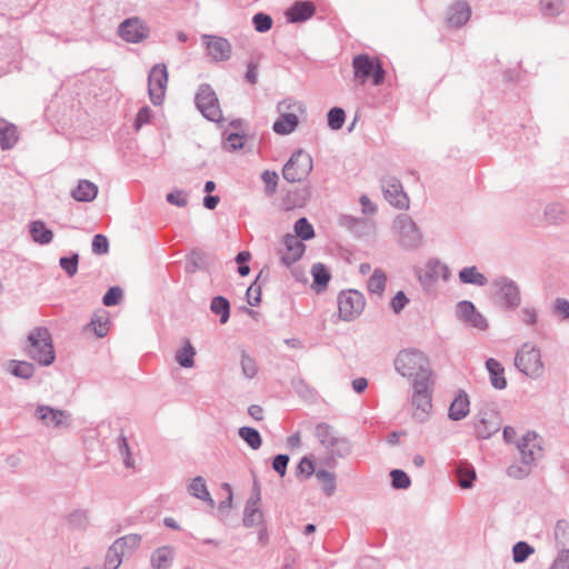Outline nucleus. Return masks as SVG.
I'll use <instances>...</instances> for the list:
<instances>
[{
  "label": "nucleus",
  "instance_id": "nucleus-1",
  "mask_svg": "<svg viewBox=\"0 0 569 569\" xmlns=\"http://www.w3.org/2000/svg\"><path fill=\"white\" fill-rule=\"evenodd\" d=\"M395 367L402 377L412 379L413 388L426 390L429 386L435 385L430 360L419 350L408 349L399 352L395 360Z\"/></svg>",
  "mask_w": 569,
  "mask_h": 569
},
{
  "label": "nucleus",
  "instance_id": "nucleus-2",
  "mask_svg": "<svg viewBox=\"0 0 569 569\" xmlns=\"http://www.w3.org/2000/svg\"><path fill=\"white\" fill-rule=\"evenodd\" d=\"M279 118L274 121L272 129L278 134L293 132L301 118L306 114V106L301 101L286 99L278 104Z\"/></svg>",
  "mask_w": 569,
  "mask_h": 569
},
{
  "label": "nucleus",
  "instance_id": "nucleus-3",
  "mask_svg": "<svg viewBox=\"0 0 569 569\" xmlns=\"http://www.w3.org/2000/svg\"><path fill=\"white\" fill-rule=\"evenodd\" d=\"M28 355L39 363L48 366L54 360L51 336L46 328H36L28 337Z\"/></svg>",
  "mask_w": 569,
  "mask_h": 569
},
{
  "label": "nucleus",
  "instance_id": "nucleus-4",
  "mask_svg": "<svg viewBox=\"0 0 569 569\" xmlns=\"http://www.w3.org/2000/svg\"><path fill=\"white\" fill-rule=\"evenodd\" d=\"M515 366L530 378H539L543 373V362L539 348L532 343H523L515 357Z\"/></svg>",
  "mask_w": 569,
  "mask_h": 569
},
{
  "label": "nucleus",
  "instance_id": "nucleus-5",
  "mask_svg": "<svg viewBox=\"0 0 569 569\" xmlns=\"http://www.w3.org/2000/svg\"><path fill=\"white\" fill-rule=\"evenodd\" d=\"M352 67L355 70V80L363 84L369 78L372 79L375 86H379L385 80V71L376 58L367 54H359L353 58Z\"/></svg>",
  "mask_w": 569,
  "mask_h": 569
},
{
  "label": "nucleus",
  "instance_id": "nucleus-6",
  "mask_svg": "<svg viewBox=\"0 0 569 569\" xmlns=\"http://www.w3.org/2000/svg\"><path fill=\"white\" fill-rule=\"evenodd\" d=\"M312 170L311 157L299 150L291 156L289 161L284 164L282 174L289 182H298L303 180Z\"/></svg>",
  "mask_w": 569,
  "mask_h": 569
},
{
  "label": "nucleus",
  "instance_id": "nucleus-7",
  "mask_svg": "<svg viewBox=\"0 0 569 569\" xmlns=\"http://www.w3.org/2000/svg\"><path fill=\"white\" fill-rule=\"evenodd\" d=\"M365 306V297L357 290L343 291L338 297L339 316L345 321H350L359 317Z\"/></svg>",
  "mask_w": 569,
  "mask_h": 569
},
{
  "label": "nucleus",
  "instance_id": "nucleus-8",
  "mask_svg": "<svg viewBox=\"0 0 569 569\" xmlns=\"http://www.w3.org/2000/svg\"><path fill=\"white\" fill-rule=\"evenodd\" d=\"M199 111L211 121H219L221 109L216 92L209 86H201L196 96Z\"/></svg>",
  "mask_w": 569,
  "mask_h": 569
},
{
  "label": "nucleus",
  "instance_id": "nucleus-9",
  "mask_svg": "<svg viewBox=\"0 0 569 569\" xmlns=\"http://www.w3.org/2000/svg\"><path fill=\"white\" fill-rule=\"evenodd\" d=\"M168 83V70L164 64H156L149 73V97L153 104H161Z\"/></svg>",
  "mask_w": 569,
  "mask_h": 569
},
{
  "label": "nucleus",
  "instance_id": "nucleus-10",
  "mask_svg": "<svg viewBox=\"0 0 569 569\" xmlns=\"http://www.w3.org/2000/svg\"><path fill=\"white\" fill-rule=\"evenodd\" d=\"M208 54L216 61H224L231 56L230 42L218 36L204 34L202 37Z\"/></svg>",
  "mask_w": 569,
  "mask_h": 569
},
{
  "label": "nucleus",
  "instance_id": "nucleus-11",
  "mask_svg": "<svg viewBox=\"0 0 569 569\" xmlns=\"http://www.w3.org/2000/svg\"><path fill=\"white\" fill-rule=\"evenodd\" d=\"M518 449L522 460L530 462L541 453V439L536 432L528 431L519 441Z\"/></svg>",
  "mask_w": 569,
  "mask_h": 569
},
{
  "label": "nucleus",
  "instance_id": "nucleus-12",
  "mask_svg": "<svg viewBox=\"0 0 569 569\" xmlns=\"http://www.w3.org/2000/svg\"><path fill=\"white\" fill-rule=\"evenodd\" d=\"M450 277L449 268L440 261H429L422 269L419 278L426 284L430 286L438 280L447 281Z\"/></svg>",
  "mask_w": 569,
  "mask_h": 569
},
{
  "label": "nucleus",
  "instance_id": "nucleus-13",
  "mask_svg": "<svg viewBox=\"0 0 569 569\" xmlns=\"http://www.w3.org/2000/svg\"><path fill=\"white\" fill-rule=\"evenodd\" d=\"M382 188L386 199L393 206L403 208L408 204V198L402 190L400 181L396 178H385Z\"/></svg>",
  "mask_w": 569,
  "mask_h": 569
},
{
  "label": "nucleus",
  "instance_id": "nucleus-14",
  "mask_svg": "<svg viewBox=\"0 0 569 569\" xmlns=\"http://www.w3.org/2000/svg\"><path fill=\"white\" fill-rule=\"evenodd\" d=\"M119 33L121 38L128 42H139L148 34V29L137 19H127L120 24Z\"/></svg>",
  "mask_w": 569,
  "mask_h": 569
},
{
  "label": "nucleus",
  "instance_id": "nucleus-15",
  "mask_svg": "<svg viewBox=\"0 0 569 569\" xmlns=\"http://www.w3.org/2000/svg\"><path fill=\"white\" fill-rule=\"evenodd\" d=\"M305 244L293 234L283 238V250L281 251L282 262L287 266L296 262L305 252Z\"/></svg>",
  "mask_w": 569,
  "mask_h": 569
},
{
  "label": "nucleus",
  "instance_id": "nucleus-16",
  "mask_svg": "<svg viewBox=\"0 0 569 569\" xmlns=\"http://www.w3.org/2000/svg\"><path fill=\"white\" fill-rule=\"evenodd\" d=\"M458 312L461 319L473 328L479 330H486L488 328L486 318L476 310L475 306L470 301H461L458 305Z\"/></svg>",
  "mask_w": 569,
  "mask_h": 569
},
{
  "label": "nucleus",
  "instance_id": "nucleus-17",
  "mask_svg": "<svg viewBox=\"0 0 569 569\" xmlns=\"http://www.w3.org/2000/svg\"><path fill=\"white\" fill-rule=\"evenodd\" d=\"M471 17V9L465 1L453 3L448 13V24L452 28H459L467 23Z\"/></svg>",
  "mask_w": 569,
  "mask_h": 569
},
{
  "label": "nucleus",
  "instance_id": "nucleus-18",
  "mask_svg": "<svg viewBox=\"0 0 569 569\" xmlns=\"http://www.w3.org/2000/svg\"><path fill=\"white\" fill-rule=\"evenodd\" d=\"M315 13V6L310 1H298L286 11L290 22H302L310 19Z\"/></svg>",
  "mask_w": 569,
  "mask_h": 569
},
{
  "label": "nucleus",
  "instance_id": "nucleus-19",
  "mask_svg": "<svg viewBox=\"0 0 569 569\" xmlns=\"http://www.w3.org/2000/svg\"><path fill=\"white\" fill-rule=\"evenodd\" d=\"M38 418L49 427H59L63 425L68 416L62 410H56L47 406H40L37 409Z\"/></svg>",
  "mask_w": 569,
  "mask_h": 569
},
{
  "label": "nucleus",
  "instance_id": "nucleus-20",
  "mask_svg": "<svg viewBox=\"0 0 569 569\" xmlns=\"http://www.w3.org/2000/svg\"><path fill=\"white\" fill-rule=\"evenodd\" d=\"M401 234V241L406 247L416 246L419 242V232L416 224L407 217H402L398 221Z\"/></svg>",
  "mask_w": 569,
  "mask_h": 569
},
{
  "label": "nucleus",
  "instance_id": "nucleus-21",
  "mask_svg": "<svg viewBox=\"0 0 569 569\" xmlns=\"http://www.w3.org/2000/svg\"><path fill=\"white\" fill-rule=\"evenodd\" d=\"M486 367L490 373L491 385L497 389H503L507 386L505 378V368L502 365L493 358H489L486 362Z\"/></svg>",
  "mask_w": 569,
  "mask_h": 569
},
{
  "label": "nucleus",
  "instance_id": "nucleus-22",
  "mask_svg": "<svg viewBox=\"0 0 569 569\" xmlns=\"http://www.w3.org/2000/svg\"><path fill=\"white\" fill-rule=\"evenodd\" d=\"M188 491L191 496L208 502V505L211 508L214 507V500L211 498L203 478H201V477L193 478L188 486Z\"/></svg>",
  "mask_w": 569,
  "mask_h": 569
},
{
  "label": "nucleus",
  "instance_id": "nucleus-23",
  "mask_svg": "<svg viewBox=\"0 0 569 569\" xmlns=\"http://www.w3.org/2000/svg\"><path fill=\"white\" fill-rule=\"evenodd\" d=\"M18 141L17 129L12 123L0 119V143L2 149H10Z\"/></svg>",
  "mask_w": 569,
  "mask_h": 569
},
{
  "label": "nucleus",
  "instance_id": "nucleus-24",
  "mask_svg": "<svg viewBox=\"0 0 569 569\" xmlns=\"http://www.w3.org/2000/svg\"><path fill=\"white\" fill-rule=\"evenodd\" d=\"M469 399L466 393L458 395L449 408V417L452 420H460L469 413Z\"/></svg>",
  "mask_w": 569,
  "mask_h": 569
},
{
  "label": "nucleus",
  "instance_id": "nucleus-25",
  "mask_svg": "<svg viewBox=\"0 0 569 569\" xmlns=\"http://www.w3.org/2000/svg\"><path fill=\"white\" fill-rule=\"evenodd\" d=\"M97 193L98 187L93 182L81 180L78 187L72 191V197L77 201H91L97 197Z\"/></svg>",
  "mask_w": 569,
  "mask_h": 569
},
{
  "label": "nucleus",
  "instance_id": "nucleus-26",
  "mask_svg": "<svg viewBox=\"0 0 569 569\" xmlns=\"http://www.w3.org/2000/svg\"><path fill=\"white\" fill-rule=\"evenodd\" d=\"M456 476H457L459 486L463 489H468L472 486V481L476 478V471L471 465H469L468 462L461 461L457 466Z\"/></svg>",
  "mask_w": 569,
  "mask_h": 569
},
{
  "label": "nucleus",
  "instance_id": "nucleus-27",
  "mask_svg": "<svg viewBox=\"0 0 569 569\" xmlns=\"http://www.w3.org/2000/svg\"><path fill=\"white\" fill-rule=\"evenodd\" d=\"M173 560V550L169 547H161L152 555L153 569H168Z\"/></svg>",
  "mask_w": 569,
  "mask_h": 569
},
{
  "label": "nucleus",
  "instance_id": "nucleus-28",
  "mask_svg": "<svg viewBox=\"0 0 569 569\" xmlns=\"http://www.w3.org/2000/svg\"><path fill=\"white\" fill-rule=\"evenodd\" d=\"M433 386H429L426 388V390H420L419 388L415 389V396H413V406L417 407V409H421L423 413L429 412L431 409V392H432Z\"/></svg>",
  "mask_w": 569,
  "mask_h": 569
},
{
  "label": "nucleus",
  "instance_id": "nucleus-29",
  "mask_svg": "<svg viewBox=\"0 0 569 569\" xmlns=\"http://www.w3.org/2000/svg\"><path fill=\"white\" fill-rule=\"evenodd\" d=\"M30 233L32 239L41 244L49 243L53 237L52 231L47 229L42 221H33L30 226Z\"/></svg>",
  "mask_w": 569,
  "mask_h": 569
},
{
  "label": "nucleus",
  "instance_id": "nucleus-30",
  "mask_svg": "<svg viewBox=\"0 0 569 569\" xmlns=\"http://www.w3.org/2000/svg\"><path fill=\"white\" fill-rule=\"evenodd\" d=\"M311 274L313 277L312 286L318 291L327 287L330 280V273L322 263H316L311 269Z\"/></svg>",
  "mask_w": 569,
  "mask_h": 569
},
{
  "label": "nucleus",
  "instance_id": "nucleus-31",
  "mask_svg": "<svg viewBox=\"0 0 569 569\" xmlns=\"http://www.w3.org/2000/svg\"><path fill=\"white\" fill-rule=\"evenodd\" d=\"M459 279L462 283H471L477 286H483L487 282L486 277L478 272L476 267L463 268L459 272Z\"/></svg>",
  "mask_w": 569,
  "mask_h": 569
},
{
  "label": "nucleus",
  "instance_id": "nucleus-32",
  "mask_svg": "<svg viewBox=\"0 0 569 569\" xmlns=\"http://www.w3.org/2000/svg\"><path fill=\"white\" fill-rule=\"evenodd\" d=\"M387 282V276L383 271L377 269L372 273V276L369 278L367 282V288L371 293H376L378 296H381L385 291Z\"/></svg>",
  "mask_w": 569,
  "mask_h": 569
},
{
  "label": "nucleus",
  "instance_id": "nucleus-33",
  "mask_svg": "<svg viewBox=\"0 0 569 569\" xmlns=\"http://www.w3.org/2000/svg\"><path fill=\"white\" fill-rule=\"evenodd\" d=\"M194 355H196L194 348L191 346V343L189 341H187L184 343V346L177 351L176 360L181 367L190 368L194 363V361H193Z\"/></svg>",
  "mask_w": 569,
  "mask_h": 569
},
{
  "label": "nucleus",
  "instance_id": "nucleus-34",
  "mask_svg": "<svg viewBox=\"0 0 569 569\" xmlns=\"http://www.w3.org/2000/svg\"><path fill=\"white\" fill-rule=\"evenodd\" d=\"M90 326L99 338L107 336L109 331V317L107 312L96 313Z\"/></svg>",
  "mask_w": 569,
  "mask_h": 569
},
{
  "label": "nucleus",
  "instance_id": "nucleus-35",
  "mask_svg": "<svg viewBox=\"0 0 569 569\" xmlns=\"http://www.w3.org/2000/svg\"><path fill=\"white\" fill-rule=\"evenodd\" d=\"M212 312L220 315L221 323H226L229 319L230 306L226 298L223 297H214L211 301L210 306Z\"/></svg>",
  "mask_w": 569,
  "mask_h": 569
},
{
  "label": "nucleus",
  "instance_id": "nucleus-36",
  "mask_svg": "<svg viewBox=\"0 0 569 569\" xmlns=\"http://www.w3.org/2000/svg\"><path fill=\"white\" fill-rule=\"evenodd\" d=\"M239 436L252 449L257 450L261 447V443H262L261 437H260V433L256 429L249 428V427H242L239 429Z\"/></svg>",
  "mask_w": 569,
  "mask_h": 569
},
{
  "label": "nucleus",
  "instance_id": "nucleus-37",
  "mask_svg": "<svg viewBox=\"0 0 569 569\" xmlns=\"http://www.w3.org/2000/svg\"><path fill=\"white\" fill-rule=\"evenodd\" d=\"M139 543L140 537L138 535H128L114 541L113 545L114 550L121 551V553L124 555L127 550H133L139 546Z\"/></svg>",
  "mask_w": 569,
  "mask_h": 569
},
{
  "label": "nucleus",
  "instance_id": "nucleus-38",
  "mask_svg": "<svg viewBox=\"0 0 569 569\" xmlns=\"http://www.w3.org/2000/svg\"><path fill=\"white\" fill-rule=\"evenodd\" d=\"M317 436L321 443L328 448L333 447L338 442L332 428L328 425H319L317 427Z\"/></svg>",
  "mask_w": 569,
  "mask_h": 569
},
{
  "label": "nucleus",
  "instance_id": "nucleus-39",
  "mask_svg": "<svg viewBox=\"0 0 569 569\" xmlns=\"http://www.w3.org/2000/svg\"><path fill=\"white\" fill-rule=\"evenodd\" d=\"M555 538L561 547H569V522L559 520L555 528Z\"/></svg>",
  "mask_w": 569,
  "mask_h": 569
},
{
  "label": "nucleus",
  "instance_id": "nucleus-40",
  "mask_svg": "<svg viewBox=\"0 0 569 569\" xmlns=\"http://www.w3.org/2000/svg\"><path fill=\"white\" fill-rule=\"evenodd\" d=\"M296 237L302 240H309L315 236L313 227L306 218H300L295 223Z\"/></svg>",
  "mask_w": 569,
  "mask_h": 569
},
{
  "label": "nucleus",
  "instance_id": "nucleus-41",
  "mask_svg": "<svg viewBox=\"0 0 569 569\" xmlns=\"http://www.w3.org/2000/svg\"><path fill=\"white\" fill-rule=\"evenodd\" d=\"M10 372L16 377L29 378L33 373V366L24 361H13L10 366Z\"/></svg>",
  "mask_w": 569,
  "mask_h": 569
},
{
  "label": "nucleus",
  "instance_id": "nucleus-42",
  "mask_svg": "<svg viewBox=\"0 0 569 569\" xmlns=\"http://www.w3.org/2000/svg\"><path fill=\"white\" fill-rule=\"evenodd\" d=\"M345 119L346 114L341 108H332L328 113V124L333 130L340 129Z\"/></svg>",
  "mask_w": 569,
  "mask_h": 569
},
{
  "label": "nucleus",
  "instance_id": "nucleus-43",
  "mask_svg": "<svg viewBox=\"0 0 569 569\" xmlns=\"http://www.w3.org/2000/svg\"><path fill=\"white\" fill-rule=\"evenodd\" d=\"M540 6L541 11L550 17L559 14L563 8L562 0H541Z\"/></svg>",
  "mask_w": 569,
  "mask_h": 569
},
{
  "label": "nucleus",
  "instance_id": "nucleus-44",
  "mask_svg": "<svg viewBox=\"0 0 569 569\" xmlns=\"http://www.w3.org/2000/svg\"><path fill=\"white\" fill-rule=\"evenodd\" d=\"M533 552V548L530 547L527 542L520 541L515 545L512 553L513 560L516 562L525 561L531 553Z\"/></svg>",
  "mask_w": 569,
  "mask_h": 569
},
{
  "label": "nucleus",
  "instance_id": "nucleus-45",
  "mask_svg": "<svg viewBox=\"0 0 569 569\" xmlns=\"http://www.w3.org/2000/svg\"><path fill=\"white\" fill-rule=\"evenodd\" d=\"M392 485L395 488L406 489L410 485V479L402 470L396 469L391 473Z\"/></svg>",
  "mask_w": 569,
  "mask_h": 569
},
{
  "label": "nucleus",
  "instance_id": "nucleus-46",
  "mask_svg": "<svg viewBox=\"0 0 569 569\" xmlns=\"http://www.w3.org/2000/svg\"><path fill=\"white\" fill-rule=\"evenodd\" d=\"M79 256L73 254L71 258H61L60 267L68 273L69 277H73L78 271Z\"/></svg>",
  "mask_w": 569,
  "mask_h": 569
},
{
  "label": "nucleus",
  "instance_id": "nucleus-47",
  "mask_svg": "<svg viewBox=\"0 0 569 569\" xmlns=\"http://www.w3.org/2000/svg\"><path fill=\"white\" fill-rule=\"evenodd\" d=\"M253 24L257 31L266 32L271 29L272 19L264 13H257L253 17Z\"/></svg>",
  "mask_w": 569,
  "mask_h": 569
},
{
  "label": "nucleus",
  "instance_id": "nucleus-48",
  "mask_svg": "<svg viewBox=\"0 0 569 569\" xmlns=\"http://www.w3.org/2000/svg\"><path fill=\"white\" fill-rule=\"evenodd\" d=\"M109 250V241L103 234H96L92 240V251L96 254H104Z\"/></svg>",
  "mask_w": 569,
  "mask_h": 569
},
{
  "label": "nucleus",
  "instance_id": "nucleus-49",
  "mask_svg": "<svg viewBox=\"0 0 569 569\" xmlns=\"http://www.w3.org/2000/svg\"><path fill=\"white\" fill-rule=\"evenodd\" d=\"M121 551L114 550V545L109 549L107 557H106V569H117L121 563Z\"/></svg>",
  "mask_w": 569,
  "mask_h": 569
},
{
  "label": "nucleus",
  "instance_id": "nucleus-50",
  "mask_svg": "<svg viewBox=\"0 0 569 569\" xmlns=\"http://www.w3.org/2000/svg\"><path fill=\"white\" fill-rule=\"evenodd\" d=\"M122 298V290L118 287H111L103 297L106 306H116Z\"/></svg>",
  "mask_w": 569,
  "mask_h": 569
},
{
  "label": "nucleus",
  "instance_id": "nucleus-51",
  "mask_svg": "<svg viewBox=\"0 0 569 569\" xmlns=\"http://www.w3.org/2000/svg\"><path fill=\"white\" fill-rule=\"evenodd\" d=\"M244 133H230L226 139V148L230 150H237L242 148L244 144Z\"/></svg>",
  "mask_w": 569,
  "mask_h": 569
},
{
  "label": "nucleus",
  "instance_id": "nucleus-52",
  "mask_svg": "<svg viewBox=\"0 0 569 569\" xmlns=\"http://www.w3.org/2000/svg\"><path fill=\"white\" fill-rule=\"evenodd\" d=\"M151 120V110L148 107L141 108L134 119V129L140 130L142 126Z\"/></svg>",
  "mask_w": 569,
  "mask_h": 569
},
{
  "label": "nucleus",
  "instance_id": "nucleus-53",
  "mask_svg": "<svg viewBox=\"0 0 569 569\" xmlns=\"http://www.w3.org/2000/svg\"><path fill=\"white\" fill-rule=\"evenodd\" d=\"M549 569H569V548L559 552Z\"/></svg>",
  "mask_w": 569,
  "mask_h": 569
},
{
  "label": "nucleus",
  "instance_id": "nucleus-54",
  "mask_svg": "<svg viewBox=\"0 0 569 569\" xmlns=\"http://www.w3.org/2000/svg\"><path fill=\"white\" fill-rule=\"evenodd\" d=\"M167 200L169 203L178 207H184L188 203L187 194L181 190L169 193Z\"/></svg>",
  "mask_w": 569,
  "mask_h": 569
},
{
  "label": "nucleus",
  "instance_id": "nucleus-55",
  "mask_svg": "<svg viewBox=\"0 0 569 569\" xmlns=\"http://www.w3.org/2000/svg\"><path fill=\"white\" fill-rule=\"evenodd\" d=\"M317 477L322 482L323 488L328 495H331L335 488V479L333 476L326 471H320L317 473Z\"/></svg>",
  "mask_w": 569,
  "mask_h": 569
},
{
  "label": "nucleus",
  "instance_id": "nucleus-56",
  "mask_svg": "<svg viewBox=\"0 0 569 569\" xmlns=\"http://www.w3.org/2000/svg\"><path fill=\"white\" fill-rule=\"evenodd\" d=\"M241 366L244 375L248 378H253L257 373V366L253 359L250 357L243 356L241 360Z\"/></svg>",
  "mask_w": 569,
  "mask_h": 569
},
{
  "label": "nucleus",
  "instance_id": "nucleus-57",
  "mask_svg": "<svg viewBox=\"0 0 569 569\" xmlns=\"http://www.w3.org/2000/svg\"><path fill=\"white\" fill-rule=\"evenodd\" d=\"M288 462H289V457L288 456H286V455H278L273 459L272 467L282 477L286 473Z\"/></svg>",
  "mask_w": 569,
  "mask_h": 569
},
{
  "label": "nucleus",
  "instance_id": "nucleus-58",
  "mask_svg": "<svg viewBox=\"0 0 569 569\" xmlns=\"http://www.w3.org/2000/svg\"><path fill=\"white\" fill-rule=\"evenodd\" d=\"M408 302L409 300L406 295L402 291H399L391 300V308L396 313H398L406 307Z\"/></svg>",
  "mask_w": 569,
  "mask_h": 569
},
{
  "label": "nucleus",
  "instance_id": "nucleus-59",
  "mask_svg": "<svg viewBox=\"0 0 569 569\" xmlns=\"http://www.w3.org/2000/svg\"><path fill=\"white\" fill-rule=\"evenodd\" d=\"M262 180L266 183V188L269 192H274L277 183H278V176L276 172L271 171H264L262 173Z\"/></svg>",
  "mask_w": 569,
  "mask_h": 569
},
{
  "label": "nucleus",
  "instance_id": "nucleus-60",
  "mask_svg": "<svg viewBox=\"0 0 569 569\" xmlns=\"http://www.w3.org/2000/svg\"><path fill=\"white\" fill-rule=\"evenodd\" d=\"M260 287L256 286V283L251 284L247 290L248 303L257 306L260 302Z\"/></svg>",
  "mask_w": 569,
  "mask_h": 569
},
{
  "label": "nucleus",
  "instance_id": "nucleus-61",
  "mask_svg": "<svg viewBox=\"0 0 569 569\" xmlns=\"http://www.w3.org/2000/svg\"><path fill=\"white\" fill-rule=\"evenodd\" d=\"M220 489L223 491L224 498H226L223 501H221L220 508H222V509L230 508L232 505V497H233L231 486L229 483H222Z\"/></svg>",
  "mask_w": 569,
  "mask_h": 569
},
{
  "label": "nucleus",
  "instance_id": "nucleus-62",
  "mask_svg": "<svg viewBox=\"0 0 569 569\" xmlns=\"http://www.w3.org/2000/svg\"><path fill=\"white\" fill-rule=\"evenodd\" d=\"M556 312L561 316L562 319L569 318V301L565 299H558L555 303Z\"/></svg>",
  "mask_w": 569,
  "mask_h": 569
},
{
  "label": "nucleus",
  "instance_id": "nucleus-63",
  "mask_svg": "<svg viewBox=\"0 0 569 569\" xmlns=\"http://www.w3.org/2000/svg\"><path fill=\"white\" fill-rule=\"evenodd\" d=\"M298 469L301 473H305L307 476H310L312 475V472L315 471V468H313V463L310 459L308 458H303L299 466H298Z\"/></svg>",
  "mask_w": 569,
  "mask_h": 569
},
{
  "label": "nucleus",
  "instance_id": "nucleus-64",
  "mask_svg": "<svg viewBox=\"0 0 569 569\" xmlns=\"http://www.w3.org/2000/svg\"><path fill=\"white\" fill-rule=\"evenodd\" d=\"M246 78L252 84H254L257 82V78H258V63L250 62L248 64V71L246 73Z\"/></svg>",
  "mask_w": 569,
  "mask_h": 569
}]
</instances>
